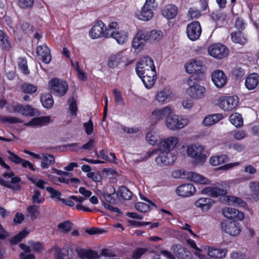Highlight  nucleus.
Wrapping results in <instances>:
<instances>
[{
	"label": "nucleus",
	"mask_w": 259,
	"mask_h": 259,
	"mask_svg": "<svg viewBox=\"0 0 259 259\" xmlns=\"http://www.w3.org/2000/svg\"><path fill=\"white\" fill-rule=\"evenodd\" d=\"M162 32L159 30H153L149 32L141 30L138 32L134 38L132 46L136 49L142 48L147 41L151 42L158 41L162 38Z\"/></svg>",
	"instance_id": "nucleus-1"
},
{
	"label": "nucleus",
	"mask_w": 259,
	"mask_h": 259,
	"mask_svg": "<svg viewBox=\"0 0 259 259\" xmlns=\"http://www.w3.org/2000/svg\"><path fill=\"white\" fill-rule=\"evenodd\" d=\"M136 72L139 77L147 73L156 75L155 67L152 58L148 56L141 58L137 65Z\"/></svg>",
	"instance_id": "nucleus-2"
},
{
	"label": "nucleus",
	"mask_w": 259,
	"mask_h": 259,
	"mask_svg": "<svg viewBox=\"0 0 259 259\" xmlns=\"http://www.w3.org/2000/svg\"><path fill=\"white\" fill-rule=\"evenodd\" d=\"M192 78L191 76L187 80V83L189 85L187 90L188 94L192 98L195 99L203 98L206 92L205 88L198 84H194L192 82Z\"/></svg>",
	"instance_id": "nucleus-3"
},
{
	"label": "nucleus",
	"mask_w": 259,
	"mask_h": 259,
	"mask_svg": "<svg viewBox=\"0 0 259 259\" xmlns=\"http://www.w3.org/2000/svg\"><path fill=\"white\" fill-rule=\"evenodd\" d=\"M49 86L52 93L58 96H64L68 89V84L66 81L56 78L50 81Z\"/></svg>",
	"instance_id": "nucleus-4"
},
{
	"label": "nucleus",
	"mask_w": 259,
	"mask_h": 259,
	"mask_svg": "<svg viewBox=\"0 0 259 259\" xmlns=\"http://www.w3.org/2000/svg\"><path fill=\"white\" fill-rule=\"evenodd\" d=\"M188 122L187 119L170 114L166 119V125L169 129L175 130L183 128L188 124Z\"/></svg>",
	"instance_id": "nucleus-5"
},
{
	"label": "nucleus",
	"mask_w": 259,
	"mask_h": 259,
	"mask_svg": "<svg viewBox=\"0 0 259 259\" xmlns=\"http://www.w3.org/2000/svg\"><path fill=\"white\" fill-rule=\"evenodd\" d=\"M220 107L224 111H231L238 104V98L236 96L221 97L219 99Z\"/></svg>",
	"instance_id": "nucleus-6"
},
{
	"label": "nucleus",
	"mask_w": 259,
	"mask_h": 259,
	"mask_svg": "<svg viewBox=\"0 0 259 259\" xmlns=\"http://www.w3.org/2000/svg\"><path fill=\"white\" fill-rule=\"evenodd\" d=\"M208 53L211 56L222 59L228 55L229 51L227 48L222 44H215L208 48Z\"/></svg>",
	"instance_id": "nucleus-7"
},
{
	"label": "nucleus",
	"mask_w": 259,
	"mask_h": 259,
	"mask_svg": "<svg viewBox=\"0 0 259 259\" xmlns=\"http://www.w3.org/2000/svg\"><path fill=\"white\" fill-rule=\"evenodd\" d=\"M201 31L200 24L198 21L191 22L187 27V35L192 41L196 40L199 38Z\"/></svg>",
	"instance_id": "nucleus-8"
},
{
	"label": "nucleus",
	"mask_w": 259,
	"mask_h": 259,
	"mask_svg": "<svg viewBox=\"0 0 259 259\" xmlns=\"http://www.w3.org/2000/svg\"><path fill=\"white\" fill-rule=\"evenodd\" d=\"M155 159V161L160 166L172 164L176 159L175 155L169 151H161Z\"/></svg>",
	"instance_id": "nucleus-9"
},
{
	"label": "nucleus",
	"mask_w": 259,
	"mask_h": 259,
	"mask_svg": "<svg viewBox=\"0 0 259 259\" xmlns=\"http://www.w3.org/2000/svg\"><path fill=\"white\" fill-rule=\"evenodd\" d=\"M185 68L187 72L189 74H201L205 71V66L200 60L193 59L185 65Z\"/></svg>",
	"instance_id": "nucleus-10"
},
{
	"label": "nucleus",
	"mask_w": 259,
	"mask_h": 259,
	"mask_svg": "<svg viewBox=\"0 0 259 259\" xmlns=\"http://www.w3.org/2000/svg\"><path fill=\"white\" fill-rule=\"evenodd\" d=\"M204 150V147L200 145H192L187 149V154L196 159L203 161L205 159L204 155L202 154Z\"/></svg>",
	"instance_id": "nucleus-11"
},
{
	"label": "nucleus",
	"mask_w": 259,
	"mask_h": 259,
	"mask_svg": "<svg viewBox=\"0 0 259 259\" xmlns=\"http://www.w3.org/2000/svg\"><path fill=\"white\" fill-rule=\"evenodd\" d=\"M211 79L217 88H221L226 84L227 78L223 71L217 70L212 73Z\"/></svg>",
	"instance_id": "nucleus-12"
},
{
	"label": "nucleus",
	"mask_w": 259,
	"mask_h": 259,
	"mask_svg": "<svg viewBox=\"0 0 259 259\" xmlns=\"http://www.w3.org/2000/svg\"><path fill=\"white\" fill-rule=\"evenodd\" d=\"M196 192L195 187L190 184H186L179 186L176 189L178 195L183 197H189L193 195Z\"/></svg>",
	"instance_id": "nucleus-13"
},
{
	"label": "nucleus",
	"mask_w": 259,
	"mask_h": 259,
	"mask_svg": "<svg viewBox=\"0 0 259 259\" xmlns=\"http://www.w3.org/2000/svg\"><path fill=\"white\" fill-rule=\"evenodd\" d=\"M51 122V117L49 116H40L32 118L30 121L25 123L27 126L40 127L46 126Z\"/></svg>",
	"instance_id": "nucleus-14"
},
{
	"label": "nucleus",
	"mask_w": 259,
	"mask_h": 259,
	"mask_svg": "<svg viewBox=\"0 0 259 259\" xmlns=\"http://www.w3.org/2000/svg\"><path fill=\"white\" fill-rule=\"evenodd\" d=\"M105 24L101 21H98L96 24L92 27L90 32V36L96 39L101 36L105 37V29H104Z\"/></svg>",
	"instance_id": "nucleus-15"
},
{
	"label": "nucleus",
	"mask_w": 259,
	"mask_h": 259,
	"mask_svg": "<svg viewBox=\"0 0 259 259\" xmlns=\"http://www.w3.org/2000/svg\"><path fill=\"white\" fill-rule=\"evenodd\" d=\"M78 256L81 259H96L100 258L98 252L91 249H85L76 247L75 249Z\"/></svg>",
	"instance_id": "nucleus-16"
},
{
	"label": "nucleus",
	"mask_w": 259,
	"mask_h": 259,
	"mask_svg": "<svg viewBox=\"0 0 259 259\" xmlns=\"http://www.w3.org/2000/svg\"><path fill=\"white\" fill-rule=\"evenodd\" d=\"M223 214L225 217L230 220L235 219L239 221H241L244 218V215L243 212L231 207L224 208L223 210Z\"/></svg>",
	"instance_id": "nucleus-17"
},
{
	"label": "nucleus",
	"mask_w": 259,
	"mask_h": 259,
	"mask_svg": "<svg viewBox=\"0 0 259 259\" xmlns=\"http://www.w3.org/2000/svg\"><path fill=\"white\" fill-rule=\"evenodd\" d=\"M179 142V139L175 137H169L160 143V149L161 151H170L172 150Z\"/></svg>",
	"instance_id": "nucleus-18"
},
{
	"label": "nucleus",
	"mask_w": 259,
	"mask_h": 259,
	"mask_svg": "<svg viewBox=\"0 0 259 259\" xmlns=\"http://www.w3.org/2000/svg\"><path fill=\"white\" fill-rule=\"evenodd\" d=\"M37 54L41 57L42 61L45 63H49L51 60L52 57L50 50L46 45H43L37 47Z\"/></svg>",
	"instance_id": "nucleus-19"
},
{
	"label": "nucleus",
	"mask_w": 259,
	"mask_h": 259,
	"mask_svg": "<svg viewBox=\"0 0 259 259\" xmlns=\"http://www.w3.org/2000/svg\"><path fill=\"white\" fill-rule=\"evenodd\" d=\"M223 230L231 236H237L240 231V228L239 226V223L236 222H228L223 225Z\"/></svg>",
	"instance_id": "nucleus-20"
},
{
	"label": "nucleus",
	"mask_w": 259,
	"mask_h": 259,
	"mask_svg": "<svg viewBox=\"0 0 259 259\" xmlns=\"http://www.w3.org/2000/svg\"><path fill=\"white\" fill-rule=\"evenodd\" d=\"M214 203V201L210 198L202 197L196 200L194 205L196 207L200 208L202 211L209 210Z\"/></svg>",
	"instance_id": "nucleus-21"
},
{
	"label": "nucleus",
	"mask_w": 259,
	"mask_h": 259,
	"mask_svg": "<svg viewBox=\"0 0 259 259\" xmlns=\"http://www.w3.org/2000/svg\"><path fill=\"white\" fill-rule=\"evenodd\" d=\"M172 110L169 106H167L161 110H155L152 112V116L155 120H159L163 118H167L171 114Z\"/></svg>",
	"instance_id": "nucleus-22"
},
{
	"label": "nucleus",
	"mask_w": 259,
	"mask_h": 259,
	"mask_svg": "<svg viewBox=\"0 0 259 259\" xmlns=\"http://www.w3.org/2000/svg\"><path fill=\"white\" fill-rule=\"evenodd\" d=\"M177 14V7L172 4L166 5L162 10V15L167 19H171L175 18Z\"/></svg>",
	"instance_id": "nucleus-23"
},
{
	"label": "nucleus",
	"mask_w": 259,
	"mask_h": 259,
	"mask_svg": "<svg viewBox=\"0 0 259 259\" xmlns=\"http://www.w3.org/2000/svg\"><path fill=\"white\" fill-rule=\"evenodd\" d=\"M259 83V75L253 73L250 74L245 80V86L249 90H253L257 86Z\"/></svg>",
	"instance_id": "nucleus-24"
},
{
	"label": "nucleus",
	"mask_w": 259,
	"mask_h": 259,
	"mask_svg": "<svg viewBox=\"0 0 259 259\" xmlns=\"http://www.w3.org/2000/svg\"><path fill=\"white\" fill-rule=\"evenodd\" d=\"M110 37L114 38L119 45L125 44L128 38L127 32L124 30L116 31Z\"/></svg>",
	"instance_id": "nucleus-25"
},
{
	"label": "nucleus",
	"mask_w": 259,
	"mask_h": 259,
	"mask_svg": "<svg viewBox=\"0 0 259 259\" xmlns=\"http://www.w3.org/2000/svg\"><path fill=\"white\" fill-rule=\"evenodd\" d=\"M218 186L212 187L211 196L217 197L219 196L225 195L227 194L226 188L228 185L226 182H221Z\"/></svg>",
	"instance_id": "nucleus-26"
},
{
	"label": "nucleus",
	"mask_w": 259,
	"mask_h": 259,
	"mask_svg": "<svg viewBox=\"0 0 259 259\" xmlns=\"http://www.w3.org/2000/svg\"><path fill=\"white\" fill-rule=\"evenodd\" d=\"M187 175V180L194 182L196 183L200 184H207L209 180L203 177L202 175L195 173L192 171H188Z\"/></svg>",
	"instance_id": "nucleus-27"
},
{
	"label": "nucleus",
	"mask_w": 259,
	"mask_h": 259,
	"mask_svg": "<svg viewBox=\"0 0 259 259\" xmlns=\"http://www.w3.org/2000/svg\"><path fill=\"white\" fill-rule=\"evenodd\" d=\"M136 17L141 20L148 21L153 16V12L151 9L143 6L141 10L136 14Z\"/></svg>",
	"instance_id": "nucleus-28"
},
{
	"label": "nucleus",
	"mask_w": 259,
	"mask_h": 259,
	"mask_svg": "<svg viewBox=\"0 0 259 259\" xmlns=\"http://www.w3.org/2000/svg\"><path fill=\"white\" fill-rule=\"evenodd\" d=\"M223 117L222 114L218 113L206 116L203 120L204 125L209 126L221 120Z\"/></svg>",
	"instance_id": "nucleus-29"
},
{
	"label": "nucleus",
	"mask_w": 259,
	"mask_h": 259,
	"mask_svg": "<svg viewBox=\"0 0 259 259\" xmlns=\"http://www.w3.org/2000/svg\"><path fill=\"white\" fill-rule=\"evenodd\" d=\"M208 255L212 257L223 258L225 256L227 250L225 249H218L208 247L207 249Z\"/></svg>",
	"instance_id": "nucleus-30"
},
{
	"label": "nucleus",
	"mask_w": 259,
	"mask_h": 259,
	"mask_svg": "<svg viewBox=\"0 0 259 259\" xmlns=\"http://www.w3.org/2000/svg\"><path fill=\"white\" fill-rule=\"evenodd\" d=\"M20 111V113L26 116H32L38 115L39 113L36 109L33 108L29 105H23L22 104V108Z\"/></svg>",
	"instance_id": "nucleus-31"
},
{
	"label": "nucleus",
	"mask_w": 259,
	"mask_h": 259,
	"mask_svg": "<svg viewBox=\"0 0 259 259\" xmlns=\"http://www.w3.org/2000/svg\"><path fill=\"white\" fill-rule=\"evenodd\" d=\"M156 75H153L147 73L140 77L147 89H151L155 84Z\"/></svg>",
	"instance_id": "nucleus-32"
},
{
	"label": "nucleus",
	"mask_w": 259,
	"mask_h": 259,
	"mask_svg": "<svg viewBox=\"0 0 259 259\" xmlns=\"http://www.w3.org/2000/svg\"><path fill=\"white\" fill-rule=\"evenodd\" d=\"M40 101L42 106L47 109L51 108L54 105V100L51 94L46 93L42 95Z\"/></svg>",
	"instance_id": "nucleus-33"
},
{
	"label": "nucleus",
	"mask_w": 259,
	"mask_h": 259,
	"mask_svg": "<svg viewBox=\"0 0 259 259\" xmlns=\"http://www.w3.org/2000/svg\"><path fill=\"white\" fill-rule=\"evenodd\" d=\"M228 160V156L226 154H222L221 155L212 156L209 159V162L213 166H217L225 163Z\"/></svg>",
	"instance_id": "nucleus-34"
},
{
	"label": "nucleus",
	"mask_w": 259,
	"mask_h": 259,
	"mask_svg": "<svg viewBox=\"0 0 259 259\" xmlns=\"http://www.w3.org/2000/svg\"><path fill=\"white\" fill-rule=\"evenodd\" d=\"M225 200L228 202L229 205L240 207H245L246 206L245 202L239 197L227 196L225 197Z\"/></svg>",
	"instance_id": "nucleus-35"
},
{
	"label": "nucleus",
	"mask_w": 259,
	"mask_h": 259,
	"mask_svg": "<svg viewBox=\"0 0 259 259\" xmlns=\"http://www.w3.org/2000/svg\"><path fill=\"white\" fill-rule=\"evenodd\" d=\"M178 249L176 251V254L178 257L181 259H190L192 256L191 252L185 247L180 245L176 246Z\"/></svg>",
	"instance_id": "nucleus-36"
},
{
	"label": "nucleus",
	"mask_w": 259,
	"mask_h": 259,
	"mask_svg": "<svg viewBox=\"0 0 259 259\" xmlns=\"http://www.w3.org/2000/svg\"><path fill=\"white\" fill-rule=\"evenodd\" d=\"M117 197H121L125 200H130L132 196V192L125 186H120L116 194Z\"/></svg>",
	"instance_id": "nucleus-37"
},
{
	"label": "nucleus",
	"mask_w": 259,
	"mask_h": 259,
	"mask_svg": "<svg viewBox=\"0 0 259 259\" xmlns=\"http://www.w3.org/2000/svg\"><path fill=\"white\" fill-rule=\"evenodd\" d=\"M122 57L121 52L112 55L108 60V66L110 68H114L117 66L121 62Z\"/></svg>",
	"instance_id": "nucleus-38"
},
{
	"label": "nucleus",
	"mask_w": 259,
	"mask_h": 259,
	"mask_svg": "<svg viewBox=\"0 0 259 259\" xmlns=\"http://www.w3.org/2000/svg\"><path fill=\"white\" fill-rule=\"evenodd\" d=\"M42 156L44 159L41 162L42 168H48L55 162V157L52 154H44Z\"/></svg>",
	"instance_id": "nucleus-39"
},
{
	"label": "nucleus",
	"mask_w": 259,
	"mask_h": 259,
	"mask_svg": "<svg viewBox=\"0 0 259 259\" xmlns=\"http://www.w3.org/2000/svg\"><path fill=\"white\" fill-rule=\"evenodd\" d=\"M39 206L35 204L30 205L27 208L28 216L30 217L31 220H34L38 217L39 214Z\"/></svg>",
	"instance_id": "nucleus-40"
},
{
	"label": "nucleus",
	"mask_w": 259,
	"mask_h": 259,
	"mask_svg": "<svg viewBox=\"0 0 259 259\" xmlns=\"http://www.w3.org/2000/svg\"><path fill=\"white\" fill-rule=\"evenodd\" d=\"M231 123L236 127H239L243 125V118L241 114L235 113L231 114L229 117Z\"/></svg>",
	"instance_id": "nucleus-41"
},
{
	"label": "nucleus",
	"mask_w": 259,
	"mask_h": 259,
	"mask_svg": "<svg viewBox=\"0 0 259 259\" xmlns=\"http://www.w3.org/2000/svg\"><path fill=\"white\" fill-rule=\"evenodd\" d=\"M231 35L232 40L235 43L243 45L247 41L246 38L242 35L241 30L232 32Z\"/></svg>",
	"instance_id": "nucleus-42"
},
{
	"label": "nucleus",
	"mask_w": 259,
	"mask_h": 259,
	"mask_svg": "<svg viewBox=\"0 0 259 259\" xmlns=\"http://www.w3.org/2000/svg\"><path fill=\"white\" fill-rule=\"evenodd\" d=\"M3 176L5 178H11V183H10L11 185L21 186L19 184V183L21 181V178L18 176L15 177L13 172H5L3 174Z\"/></svg>",
	"instance_id": "nucleus-43"
},
{
	"label": "nucleus",
	"mask_w": 259,
	"mask_h": 259,
	"mask_svg": "<svg viewBox=\"0 0 259 259\" xmlns=\"http://www.w3.org/2000/svg\"><path fill=\"white\" fill-rule=\"evenodd\" d=\"M29 233V231L25 230L20 232L11 239L10 243L13 245L17 244L25 237Z\"/></svg>",
	"instance_id": "nucleus-44"
},
{
	"label": "nucleus",
	"mask_w": 259,
	"mask_h": 259,
	"mask_svg": "<svg viewBox=\"0 0 259 259\" xmlns=\"http://www.w3.org/2000/svg\"><path fill=\"white\" fill-rule=\"evenodd\" d=\"M117 29H118V24L117 23L115 22H111L108 25V28H105V37H110V35L117 31Z\"/></svg>",
	"instance_id": "nucleus-45"
},
{
	"label": "nucleus",
	"mask_w": 259,
	"mask_h": 259,
	"mask_svg": "<svg viewBox=\"0 0 259 259\" xmlns=\"http://www.w3.org/2000/svg\"><path fill=\"white\" fill-rule=\"evenodd\" d=\"M58 228L62 232L68 233L71 231L72 228V224L70 221H66L59 224Z\"/></svg>",
	"instance_id": "nucleus-46"
},
{
	"label": "nucleus",
	"mask_w": 259,
	"mask_h": 259,
	"mask_svg": "<svg viewBox=\"0 0 259 259\" xmlns=\"http://www.w3.org/2000/svg\"><path fill=\"white\" fill-rule=\"evenodd\" d=\"M153 206L149 203H145L143 202H138L135 204L136 209L139 211L146 212L150 209H151Z\"/></svg>",
	"instance_id": "nucleus-47"
},
{
	"label": "nucleus",
	"mask_w": 259,
	"mask_h": 259,
	"mask_svg": "<svg viewBox=\"0 0 259 259\" xmlns=\"http://www.w3.org/2000/svg\"><path fill=\"white\" fill-rule=\"evenodd\" d=\"M187 243L193 248H194L195 251L194 252V253L198 256V257L200 259H204L205 258V255L203 254H200L199 252L201 251L200 249L198 248L197 247L196 244L195 242L191 239H188L187 240Z\"/></svg>",
	"instance_id": "nucleus-48"
},
{
	"label": "nucleus",
	"mask_w": 259,
	"mask_h": 259,
	"mask_svg": "<svg viewBox=\"0 0 259 259\" xmlns=\"http://www.w3.org/2000/svg\"><path fill=\"white\" fill-rule=\"evenodd\" d=\"M55 257L56 259H67V250L65 249H61L58 247H55Z\"/></svg>",
	"instance_id": "nucleus-49"
},
{
	"label": "nucleus",
	"mask_w": 259,
	"mask_h": 259,
	"mask_svg": "<svg viewBox=\"0 0 259 259\" xmlns=\"http://www.w3.org/2000/svg\"><path fill=\"white\" fill-rule=\"evenodd\" d=\"M44 198L41 197L40 192L38 190L34 191V194L32 196V202L33 204L36 203L41 204L44 201Z\"/></svg>",
	"instance_id": "nucleus-50"
},
{
	"label": "nucleus",
	"mask_w": 259,
	"mask_h": 259,
	"mask_svg": "<svg viewBox=\"0 0 259 259\" xmlns=\"http://www.w3.org/2000/svg\"><path fill=\"white\" fill-rule=\"evenodd\" d=\"M0 184L14 191H20L21 189V186L12 185L10 183V182L4 180L2 178H0Z\"/></svg>",
	"instance_id": "nucleus-51"
},
{
	"label": "nucleus",
	"mask_w": 259,
	"mask_h": 259,
	"mask_svg": "<svg viewBox=\"0 0 259 259\" xmlns=\"http://www.w3.org/2000/svg\"><path fill=\"white\" fill-rule=\"evenodd\" d=\"M22 90L25 93L32 94L37 91V88L31 84L25 83L22 85Z\"/></svg>",
	"instance_id": "nucleus-52"
},
{
	"label": "nucleus",
	"mask_w": 259,
	"mask_h": 259,
	"mask_svg": "<svg viewBox=\"0 0 259 259\" xmlns=\"http://www.w3.org/2000/svg\"><path fill=\"white\" fill-rule=\"evenodd\" d=\"M115 190L114 189L113 192L110 194L107 192H103V196L106 201L110 203L114 204L117 202L116 198L115 197Z\"/></svg>",
	"instance_id": "nucleus-53"
},
{
	"label": "nucleus",
	"mask_w": 259,
	"mask_h": 259,
	"mask_svg": "<svg viewBox=\"0 0 259 259\" xmlns=\"http://www.w3.org/2000/svg\"><path fill=\"white\" fill-rule=\"evenodd\" d=\"M0 120L3 122L9 123H21L22 121L16 117L3 116L0 117Z\"/></svg>",
	"instance_id": "nucleus-54"
},
{
	"label": "nucleus",
	"mask_w": 259,
	"mask_h": 259,
	"mask_svg": "<svg viewBox=\"0 0 259 259\" xmlns=\"http://www.w3.org/2000/svg\"><path fill=\"white\" fill-rule=\"evenodd\" d=\"M147 251L148 249L146 248H137L133 252L132 257L134 259H139Z\"/></svg>",
	"instance_id": "nucleus-55"
},
{
	"label": "nucleus",
	"mask_w": 259,
	"mask_h": 259,
	"mask_svg": "<svg viewBox=\"0 0 259 259\" xmlns=\"http://www.w3.org/2000/svg\"><path fill=\"white\" fill-rule=\"evenodd\" d=\"M30 244L31 251L35 252H40L44 249L42 244L39 242L30 241L28 242Z\"/></svg>",
	"instance_id": "nucleus-56"
},
{
	"label": "nucleus",
	"mask_w": 259,
	"mask_h": 259,
	"mask_svg": "<svg viewBox=\"0 0 259 259\" xmlns=\"http://www.w3.org/2000/svg\"><path fill=\"white\" fill-rule=\"evenodd\" d=\"M188 173V171L185 170H176L172 172V176L174 178L177 179H187V174Z\"/></svg>",
	"instance_id": "nucleus-57"
},
{
	"label": "nucleus",
	"mask_w": 259,
	"mask_h": 259,
	"mask_svg": "<svg viewBox=\"0 0 259 259\" xmlns=\"http://www.w3.org/2000/svg\"><path fill=\"white\" fill-rule=\"evenodd\" d=\"M22 108V104L13 103L7 106V110L11 113L17 112L20 113L21 109Z\"/></svg>",
	"instance_id": "nucleus-58"
},
{
	"label": "nucleus",
	"mask_w": 259,
	"mask_h": 259,
	"mask_svg": "<svg viewBox=\"0 0 259 259\" xmlns=\"http://www.w3.org/2000/svg\"><path fill=\"white\" fill-rule=\"evenodd\" d=\"M19 67L26 74H28L29 71L27 67V60L24 58H20L19 62Z\"/></svg>",
	"instance_id": "nucleus-59"
},
{
	"label": "nucleus",
	"mask_w": 259,
	"mask_h": 259,
	"mask_svg": "<svg viewBox=\"0 0 259 259\" xmlns=\"http://www.w3.org/2000/svg\"><path fill=\"white\" fill-rule=\"evenodd\" d=\"M168 94L166 93L165 90H162L157 93L156 100L159 102H163L168 98Z\"/></svg>",
	"instance_id": "nucleus-60"
},
{
	"label": "nucleus",
	"mask_w": 259,
	"mask_h": 259,
	"mask_svg": "<svg viewBox=\"0 0 259 259\" xmlns=\"http://www.w3.org/2000/svg\"><path fill=\"white\" fill-rule=\"evenodd\" d=\"M46 190L51 194V196L52 198L58 199L59 200H60V199H62L60 197V196L61 195V193L59 191L56 190L50 187H47Z\"/></svg>",
	"instance_id": "nucleus-61"
},
{
	"label": "nucleus",
	"mask_w": 259,
	"mask_h": 259,
	"mask_svg": "<svg viewBox=\"0 0 259 259\" xmlns=\"http://www.w3.org/2000/svg\"><path fill=\"white\" fill-rule=\"evenodd\" d=\"M146 140L149 144L154 145L157 143V138L153 133L149 132L146 136Z\"/></svg>",
	"instance_id": "nucleus-62"
},
{
	"label": "nucleus",
	"mask_w": 259,
	"mask_h": 259,
	"mask_svg": "<svg viewBox=\"0 0 259 259\" xmlns=\"http://www.w3.org/2000/svg\"><path fill=\"white\" fill-rule=\"evenodd\" d=\"M232 74L237 78H241L245 75V71L240 67L235 68L232 71Z\"/></svg>",
	"instance_id": "nucleus-63"
},
{
	"label": "nucleus",
	"mask_w": 259,
	"mask_h": 259,
	"mask_svg": "<svg viewBox=\"0 0 259 259\" xmlns=\"http://www.w3.org/2000/svg\"><path fill=\"white\" fill-rule=\"evenodd\" d=\"M33 0H19V6L23 9L31 7L33 4Z\"/></svg>",
	"instance_id": "nucleus-64"
}]
</instances>
